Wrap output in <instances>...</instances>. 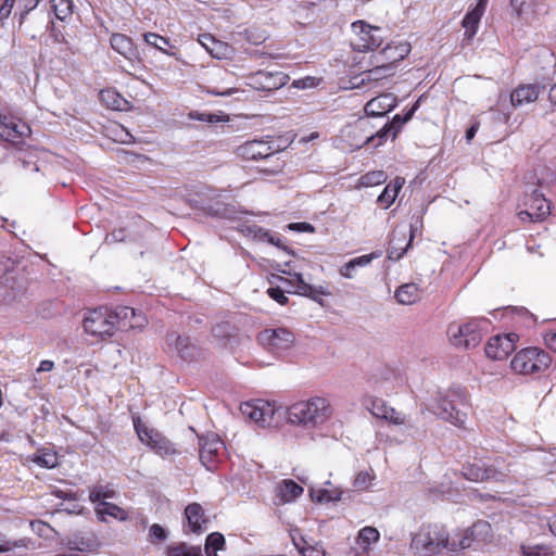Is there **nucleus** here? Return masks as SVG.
I'll return each instance as SVG.
<instances>
[{
	"label": "nucleus",
	"instance_id": "nucleus-1",
	"mask_svg": "<svg viewBox=\"0 0 556 556\" xmlns=\"http://www.w3.org/2000/svg\"><path fill=\"white\" fill-rule=\"evenodd\" d=\"M286 415L289 424L306 429H314L330 419L332 407L326 397L313 396L308 400H302L291 404L287 408Z\"/></svg>",
	"mask_w": 556,
	"mask_h": 556
},
{
	"label": "nucleus",
	"instance_id": "nucleus-2",
	"mask_svg": "<svg viewBox=\"0 0 556 556\" xmlns=\"http://www.w3.org/2000/svg\"><path fill=\"white\" fill-rule=\"evenodd\" d=\"M465 397L459 391L450 390L446 393H440L431 406V410L445 421L457 427L465 425L467 414L462 409L465 406Z\"/></svg>",
	"mask_w": 556,
	"mask_h": 556
},
{
	"label": "nucleus",
	"instance_id": "nucleus-3",
	"mask_svg": "<svg viewBox=\"0 0 556 556\" xmlns=\"http://www.w3.org/2000/svg\"><path fill=\"white\" fill-rule=\"evenodd\" d=\"M489 329L485 318H473L463 325H450L448 334L453 345L464 349L478 346Z\"/></svg>",
	"mask_w": 556,
	"mask_h": 556
},
{
	"label": "nucleus",
	"instance_id": "nucleus-4",
	"mask_svg": "<svg viewBox=\"0 0 556 556\" xmlns=\"http://www.w3.org/2000/svg\"><path fill=\"white\" fill-rule=\"evenodd\" d=\"M389 135L387 125H383L380 129L374 130L370 118L361 117L353 126H350L346 130V137L349 144L352 149H361L364 146L372 144V147H379L383 143Z\"/></svg>",
	"mask_w": 556,
	"mask_h": 556
},
{
	"label": "nucleus",
	"instance_id": "nucleus-5",
	"mask_svg": "<svg viewBox=\"0 0 556 556\" xmlns=\"http://www.w3.org/2000/svg\"><path fill=\"white\" fill-rule=\"evenodd\" d=\"M448 544V535L444 528L428 526L421 528L413 538L410 547L421 556L440 553Z\"/></svg>",
	"mask_w": 556,
	"mask_h": 556
},
{
	"label": "nucleus",
	"instance_id": "nucleus-6",
	"mask_svg": "<svg viewBox=\"0 0 556 556\" xmlns=\"http://www.w3.org/2000/svg\"><path fill=\"white\" fill-rule=\"evenodd\" d=\"M551 364L549 355L538 348L519 351L511 359L510 366L516 374L531 375L546 370Z\"/></svg>",
	"mask_w": 556,
	"mask_h": 556
},
{
	"label": "nucleus",
	"instance_id": "nucleus-7",
	"mask_svg": "<svg viewBox=\"0 0 556 556\" xmlns=\"http://www.w3.org/2000/svg\"><path fill=\"white\" fill-rule=\"evenodd\" d=\"M522 207L518 212L521 222L538 223L544 220L551 214L549 202L538 189L527 193L522 200Z\"/></svg>",
	"mask_w": 556,
	"mask_h": 556
},
{
	"label": "nucleus",
	"instance_id": "nucleus-8",
	"mask_svg": "<svg viewBox=\"0 0 556 556\" xmlns=\"http://www.w3.org/2000/svg\"><path fill=\"white\" fill-rule=\"evenodd\" d=\"M83 327L88 334L97 339L111 337L115 331L110 311L101 308L88 312L84 317Z\"/></svg>",
	"mask_w": 556,
	"mask_h": 556
},
{
	"label": "nucleus",
	"instance_id": "nucleus-9",
	"mask_svg": "<svg viewBox=\"0 0 556 556\" xmlns=\"http://www.w3.org/2000/svg\"><path fill=\"white\" fill-rule=\"evenodd\" d=\"M352 30L355 35L352 41V47L355 51L366 52L378 48L383 39L380 36L381 29L376 26H371L364 21H356L352 23Z\"/></svg>",
	"mask_w": 556,
	"mask_h": 556
},
{
	"label": "nucleus",
	"instance_id": "nucleus-10",
	"mask_svg": "<svg viewBox=\"0 0 556 556\" xmlns=\"http://www.w3.org/2000/svg\"><path fill=\"white\" fill-rule=\"evenodd\" d=\"M257 340L268 352L281 354L293 345L294 334L287 328H268L258 333Z\"/></svg>",
	"mask_w": 556,
	"mask_h": 556
},
{
	"label": "nucleus",
	"instance_id": "nucleus-11",
	"mask_svg": "<svg viewBox=\"0 0 556 556\" xmlns=\"http://www.w3.org/2000/svg\"><path fill=\"white\" fill-rule=\"evenodd\" d=\"M240 412L245 419L258 427L269 426L275 416L274 404L265 400H253L240 405Z\"/></svg>",
	"mask_w": 556,
	"mask_h": 556
},
{
	"label": "nucleus",
	"instance_id": "nucleus-12",
	"mask_svg": "<svg viewBox=\"0 0 556 556\" xmlns=\"http://www.w3.org/2000/svg\"><path fill=\"white\" fill-rule=\"evenodd\" d=\"M134 428L139 440L149 448L168 452L170 442L159 430L152 428L139 416H132Z\"/></svg>",
	"mask_w": 556,
	"mask_h": 556
},
{
	"label": "nucleus",
	"instance_id": "nucleus-13",
	"mask_svg": "<svg viewBox=\"0 0 556 556\" xmlns=\"http://www.w3.org/2000/svg\"><path fill=\"white\" fill-rule=\"evenodd\" d=\"M289 76L282 72L258 71L247 77V85L255 90L273 91L283 87Z\"/></svg>",
	"mask_w": 556,
	"mask_h": 556
},
{
	"label": "nucleus",
	"instance_id": "nucleus-14",
	"mask_svg": "<svg viewBox=\"0 0 556 556\" xmlns=\"http://www.w3.org/2000/svg\"><path fill=\"white\" fill-rule=\"evenodd\" d=\"M410 52L408 42L388 43L382 50L370 56V64H382L387 67H394L396 63L404 60Z\"/></svg>",
	"mask_w": 556,
	"mask_h": 556
},
{
	"label": "nucleus",
	"instance_id": "nucleus-15",
	"mask_svg": "<svg viewBox=\"0 0 556 556\" xmlns=\"http://www.w3.org/2000/svg\"><path fill=\"white\" fill-rule=\"evenodd\" d=\"M517 338L516 333L492 337L485 345L486 356L495 361L505 359L515 350Z\"/></svg>",
	"mask_w": 556,
	"mask_h": 556
},
{
	"label": "nucleus",
	"instance_id": "nucleus-16",
	"mask_svg": "<svg viewBox=\"0 0 556 556\" xmlns=\"http://www.w3.org/2000/svg\"><path fill=\"white\" fill-rule=\"evenodd\" d=\"M30 127L22 122L4 116L0 118V138L18 146L30 135Z\"/></svg>",
	"mask_w": 556,
	"mask_h": 556
},
{
	"label": "nucleus",
	"instance_id": "nucleus-17",
	"mask_svg": "<svg viewBox=\"0 0 556 556\" xmlns=\"http://www.w3.org/2000/svg\"><path fill=\"white\" fill-rule=\"evenodd\" d=\"M239 157L249 161L268 159L275 154L271 146L264 140H251L239 146L236 150Z\"/></svg>",
	"mask_w": 556,
	"mask_h": 556
},
{
	"label": "nucleus",
	"instance_id": "nucleus-18",
	"mask_svg": "<svg viewBox=\"0 0 556 556\" xmlns=\"http://www.w3.org/2000/svg\"><path fill=\"white\" fill-rule=\"evenodd\" d=\"M110 45L114 51L124 56L131 64L141 61L138 48L128 36L119 33L113 34L110 38Z\"/></svg>",
	"mask_w": 556,
	"mask_h": 556
},
{
	"label": "nucleus",
	"instance_id": "nucleus-19",
	"mask_svg": "<svg viewBox=\"0 0 556 556\" xmlns=\"http://www.w3.org/2000/svg\"><path fill=\"white\" fill-rule=\"evenodd\" d=\"M115 329L137 328L143 325L144 318L137 314L132 307L119 306L110 312Z\"/></svg>",
	"mask_w": 556,
	"mask_h": 556
},
{
	"label": "nucleus",
	"instance_id": "nucleus-20",
	"mask_svg": "<svg viewBox=\"0 0 556 556\" xmlns=\"http://www.w3.org/2000/svg\"><path fill=\"white\" fill-rule=\"evenodd\" d=\"M282 273L294 277V281L288 280L282 277H279V280L285 281L292 286L294 285V288H295L294 292L298 294L305 295V296L312 298L314 300H316L317 295H326V296L330 295V292L323 286L315 287V286H312V285L305 282L302 274H300V273L292 274L291 271H287V270H282Z\"/></svg>",
	"mask_w": 556,
	"mask_h": 556
},
{
	"label": "nucleus",
	"instance_id": "nucleus-21",
	"mask_svg": "<svg viewBox=\"0 0 556 556\" xmlns=\"http://www.w3.org/2000/svg\"><path fill=\"white\" fill-rule=\"evenodd\" d=\"M395 105L396 97L392 93H382L366 103V117H381L395 108Z\"/></svg>",
	"mask_w": 556,
	"mask_h": 556
},
{
	"label": "nucleus",
	"instance_id": "nucleus-22",
	"mask_svg": "<svg viewBox=\"0 0 556 556\" xmlns=\"http://www.w3.org/2000/svg\"><path fill=\"white\" fill-rule=\"evenodd\" d=\"M380 539L379 531L374 527L362 528L354 541L353 552L355 556H362L368 554L371 551V546L376 544Z\"/></svg>",
	"mask_w": 556,
	"mask_h": 556
},
{
	"label": "nucleus",
	"instance_id": "nucleus-23",
	"mask_svg": "<svg viewBox=\"0 0 556 556\" xmlns=\"http://www.w3.org/2000/svg\"><path fill=\"white\" fill-rule=\"evenodd\" d=\"M491 536V525L486 521H478L470 529H467L458 542L459 548L470 547L473 541L485 542Z\"/></svg>",
	"mask_w": 556,
	"mask_h": 556
},
{
	"label": "nucleus",
	"instance_id": "nucleus-24",
	"mask_svg": "<svg viewBox=\"0 0 556 556\" xmlns=\"http://www.w3.org/2000/svg\"><path fill=\"white\" fill-rule=\"evenodd\" d=\"M544 88L539 85H520L510 93V102L515 108L532 103L538 100Z\"/></svg>",
	"mask_w": 556,
	"mask_h": 556
},
{
	"label": "nucleus",
	"instance_id": "nucleus-25",
	"mask_svg": "<svg viewBox=\"0 0 556 556\" xmlns=\"http://www.w3.org/2000/svg\"><path fill=\"white\" fill-rule=\"evenodd\" d=\"M463 475L466 479L475 482H482L485 480H498L501 473L494 469L485 468L480 462L467 464L463 467Z\"/></svg>",
	"mask_w": 556,
	"mask_h": 556
},
{
	"label": "nucleus",
	"instance_id": "nucleus-26",
	"mask_svg": "<svg viewBox=\"0 0 556 556\" xmlns=\"http://www.w3.org/2000/svg\"><path fill=\"white\" fill-rule=\"evenodd\" d=\"M309 493L313 500L317 502H336L341 500L342 491L341 489L331 484V482L327 481L325 486H312L309 489Z\"/></svg>",
	"mask_w": 556,
	"mask_h": 556
},
{
	"label": "nucleus",
	"instance_id": "nucleus-27",
	"mask_svg": "<svg viewBox=\"0 0 556 556\" xmlns=\"http://www.w3.org/2000/svg\"><path fill=\"white\" fill-rule=\"evenodd\" d=\"M422 296V290L416 283H404L395 291V298L403 305H412Z\"/></svg>",
	"mask_w": 556,
	"mask_h": 556
},
{
	"label": "nucleus",
	"instance_id": "nucleus-28",
	"mask_svg": "<svg viewBox=\"0 0 556 556\" xmlns=\"http://www.w3.org/2000/svg\"><path fill=\"white\" fill-rule=\"evenodd\" d=\"M303 494V488L292 480H283L277 488V496L282 504L294 502Z\"/></svg>",
	"mask_w": 556,
	"mask_h": 556
},
{
	"label": "nucleus",
	"instance_id": "nucleus-29",
	"mask_svg": "<svg viewBox=\"0 0 556 556\" xmlns=\"http://www.w3.org/2000/svg\"><path fill=\"white\" fill-rule=\"evenodd\" d=\"M185 515L188 521V527L193 532L201 531L207 521L203 508L198 503L189 504L185 509Z\"/></svg>",
	"mask_w": 556,
	"mask_h": 556
},
{
	"label": "nucleus",
	"instance_id": "nucleus-30",
	"mask_svg": "<svg viewBox=\"0 0 556 556\" xmlns=\"http://www.w3.org/2000/svg\"><path fill=\"white\" fill-rule=\"evenodd\" d=\"M96 513L101 521H108L109 517L116 520H125L127 518V513L124 509L108 502L97 504Z\"/></svg>",
	"mask_w": 556,
	"mask_h": 556
},
{
	"label": "nucleus",
	"instance_id": "nucleus-31",
	"mask_svg": "<svg viewBox=\"0 0 556 556\" xmlns=\"http://www.w3.org/2000/svg\"><path fill=\"white\" fill-rule=\"evenodd\" d=\"M404 182V178L397 177L394 181L387 185L381 194L378 197V203L384 208H388L395 201Z\"/></svg>",
	"mask_w": 556,
	"mask_h": 556
},
{
	"label": "nucleus",
	"instance_id": "nucleus-32",
	"mask_svg": "<svg viewBox=\"0 0 556 556\" xmlns=\"http://www.w3.org/2000/svg\"><path fill=\"white\" fill-rule=\"evenodd\" d=\"M199 452H218L220 448H226L224 441L214 432L199 437Z\"/></svg>",
	"mask_w": 556,
	"mask_h": 556
},
{
	"label": "nucleus",
	"instance_id": "nucleus-33",
	"mask_svg": "<svg viewBox=\"0 0 556 556\" xmlns=\"http://www.w3.org/2000/svg\"><path fill=\"white\" fill-rule=\"evenodd\" d=\"M292 542L302 556H325V551L319 544H309L304 538L292 534Z\"/></svg>",
	"mask_w": 556,
	"mask_h": 556
},
{
	"label": "nucleus",
	"instance_id": "nucleus-34",
	"mask_svg": "<svg viewBox=\"0 0 556 556\" xmlns=\"http://www.w3.org/2000/svg\"><path fill=\"white\" fill-rule=\"evenodd\" d=\"M100 98L109 109L116 111L125 110L128 104L127 100L113 89L102 90L100 92Z\"/></svg>",
	"mask_w": 556,
	"mask_h": 556
},
{
	"label": "nucleus",
	"instance_id": "nucleus-35",
	"mask_svg": "<svg viewBox=\"0 0 556 556\" xmlns=\"http://www.w3.org/2000/svg\"><path fill=\"white\" fill-rule=\"evenodd\" d=\"M67 547L72 551L78 552H94L99 547V543L91 538H73L66 543Z\"/></svg>",
	"mask_w": 556,
	"mask_h": 556
},
{
	"label": "nucleus",
	"instance_id": "nucleus-36",
	"mask_svg": "<svg viewBox=\"0 0 556 556\" xmlns=\"http://www.w3.org/2000/svg\"><path fill=\"white\" fill-rule=\"evenodd\" d=\"M199 42L201 46H203L207 52L214 58L220 59L223 53V50L226 49V47L218 40H216L212 35L204 34L199 37Z\"/></svg>",
	"mask_w": 556,
	"mask_h": 556
},
{
	"label": "nucleus",
	"instance_id": "nucleus-37",
	"mask_svg": "<svg viewBox=\"0 0 556 556\" xmlns=\"http://www.w3.org/2000/svg\"><path fill=\"white\" fill-rule=\"evenodd\" d=\"M51 10L55 17L65 21L73 14L74 4L72 0H50Z\"/></svg>",
	"mask_w": 556,
	"mask_h": 556
},
{
	"label": "nucleus",
	"instance_id": "nucleus-38",
	"mask_svg": "<svg viewBox=\"0 0 556 556\" xmlns=\"http://www.w3.org/2000/svg\"><path fill=\"white\" fill-rule=\"evenodd\" d=\"M225 538L219 532H213L207 535L205 541V554L206 556H216L218 551L224 549Z\"/></svg>",
	"mask_w": 556,
	"mask_h": 556
},
{
	"label": "nucleus",
	"instance_id": "nucleus-39",
	"mask_svg": "<svg viewBox=\"0 0 556 556\" xmlns=\"http://www.w3.org/2000/svg\"><path fill=\"white\" fill-rule=\"evenodd\" d=\"M481 17L482 16L472 11L468 12L465 15L463 20V27L465 28V39H467L468 41H470L476 35Z\"/></svg>",
	"mask_w": 556,
	"mask_h": 556
},
{
	"label": "nucleus",
	"instance_id": "nucleus-40",
	"mask_svg": "<svg viewBox=\"0 0 556 556\" xmlns=\"http://www.w3.org/2000/svg\"><path fill=\"white\" fill-rule=\"evenodd\" d=\"M115 491L110 485H97L91 489L89 498L92 503L99 504L105 502L106 498H113Z\"/></svg>",
	"mask_w": 556,
	"mask_h": 556
},
{
	"label": "nucleus",
	"instance_id": "nucleus-41",
	"mask_svg": "<svg viewBox=\"0 0 556 556\" xmlns=\"http://www.w3.org/2000/svg\"><path fill=\"white\" fill-rule=\"evenodd\" d=\"M366 406L375 417L381 419L388 417V412L391 407L382 399H370Z\"/></svg>",
	"mask_w": 556,
	"mask_h": 556
},
{
	"label": "nucleus",
	"instance_id": "nucleus-42",
	"mask_svg": "<svg viewBox=\"0 0 556 556\" xmlns=\"http://www.w3.org/2000/svg\"><path fill=\"white\" fill-rule=\"evenodd\" d=\"M510 5L518 16L527 17L534 12V0H510Z\"/></svg>",
	"mask_w": 556,
	"mask_h": 556
},
{
	"label": "nucleus",
	"instance_id": "nucleus-43",
	"mask_svg": "<svg viewBox=\"0 0 556 556\" xmlns=\"http://www.w3.org/2000/svg\"><path fill=\"white\" fill-rule=\"evenodd\" d=\"M413 238H414V231L410 230L408 243L404 248L396 247L395 245L396 233H393V237L390 241V248L388 249V257L392 261L400 260L407 251L408 247L410 245V243L413 241Z\"/></svg>",
	"mask_w": 556,
	"mask_h": 556
},
{
	"label": "nucleus",
	"instance_id": "nucleus-44",
	"mask_svg": "<svg viewBox=\"0 0 556 556\" xmlns=\"http://www.w3.org/2000/svg\"><path fill=\"white\" fill-rule=\"evenodd\" d=\"M167 556H203L201 548L180 544L168 548Z\"/></svg>",
	"mask_w": 556,
	"mask_h": 556
},
{
	"label": "nucleus",
	"instance_id": "nucleus-45",
	"mask_svg": "<svg viewBox=\"0 0 556 556\" xmlns=\"http://www.w3.org/2000/svg\"><path fill=\"white\" fill-rule=\"evenodd\" d=\"M30 460L43 468H54L59 464L58 454H30Z\"/></svg>",
	"mask_w": 556,
	"mask_h": 556
},
{
	"label": "nucleus",
	"instance_id": "nucleus-46",
	"mask_svg": "<svg viewBox=\"0 0 556 556\" xmlns=\"http://www.w3.org/2000/svg\"><path fill=\"white\" fill-rule=\"evenodd\" d=\"M175 340V349L182 358L191 356L189 349L191 344L188 337L175 336L174 333L168 337V341Z\"/></svg>",
	"mask_w": 556,
	"mask_h": 556
},
{
	"label": "nucleus",
	"instance_id": "nucleus-47",
	"mask_svg": "<svg viewBox=\"0 0 556 556\" xmlns=\"http://www.w3.org/2000/svg\"><path fill=\"white\" fill-rule=\"evenodd\" d=\"M371 65H372V68H370L366 72L368 80H380V79L387 78L389 76H392L394 74V71H392V67H387L382 64H371Z\"/></svg>",
	"mask_w": 556,
	"mask_h": 556
},
{
	"label": "nucleus",
	"instance_id": "nucleus-48",
	"mask_svg": "<svg viewBox=\"0 0 556 556\" xmlns=\"http://www.w3.org/2000/svg\"><path fill=\"white\" fill-rule=\"evenodd\" d=\"M212 332L216 339L229 340L235 336L236 328L230 323H220L213 328Z\"/></svg>",
	"mask_w": 556,
	"mask_h": 556
},
{
	"label": "nucleus",
	"instance_id": "nucleus-49",
	"mask_svg": "<svg viewBox=\"0 0 556 556\" xmlns=\"http://www.w3.org/2000/svg\"><path fill=\"white\" fill-rule=\"evenodd\" d=\"M143 39H144V41L149 46H152V47L156 48L157 50H160V51H162L164 53H167L163 46H168L169 45L168 38H165V37H163L161 35L155 34V33H146L143 35Z\"/></svg>",
	"mask_w": 556,
	"mask_h": 556
},
{
	"label": "nucleus",
	"instance_id": "nucleus-50",
	"mask_svg": "<svg viewBox=\"0 0 556 556\" xmlns=\"http://www.w3.org/2000/svg\"><path fill=\"white\" fill-rule=\"evenodd\" d=\"M417 105H418V102H416L415 105L413 108H410L405 115L402 116L400 114H396L393 117V121H392V123L390 125L386 124L387 128L389 129V132L392 129H394L395 127L400 128L402 125H404L406 122H408L413 117V115H414V113H415V111L417 109ZM397 130L399 129L394 130V134H393L394 136L396 135Z\"/></svg>",
	"mask_w": 556,
	"mask_h": 556
},
{
	"label": "nucleus",
	"instance_id": "nucleus-51",
	"mask_svg": "<svg viewBox=\"0 0 556 556\" xmlns=\"http://www.w3.org/2000/svg\"><path fill=\"white\" fill-rule=\"evenodd\" d=\"M387 179V175L382 170H376L367 173L362 176L361 182L363 186H377L384 182Z\"/></svg>",
	"mask_w": 556,
	"mask_h": 556
},
{
	"label": "nucleus",
	"instance_id": "nucleus-52",
	"mask_svg": "<svg viewBox=\"0 0 556 556\" xmlns=\"http://www.w3.org/2000/svg\"><path fill=\"white\" fill-rule=\"evenodd\" d=\"M375 480V476L369 471H361L355 480H354V486L357 490H368L372 485V481Z\"/></svg>",
	"mask_w": 556,
	"mask_h": 556
},
{
	"label": "nucleus",
	"instance_id": "nucleus-53",
	"mask_svg": "<svg viewBox=\"0 0 556 556\" xmlns=\"http://www.w3.org/2000/svg\"><path fill=\"white\" fill-rule=\"evenodd\" d=\"M379 256L380 254L371 253L352 258L350 262L346 263L345 270L349 269L350 267H354L356 269L357 267L368 266L374 258H377Z\"/></svg>",
	"mask_w": 556,
	"mask_h": 556
},
{
	"label": "nucleus",
	"instance_id": "nucleus-54",
	"mask_svg": "<svg viewBox=\"0 0 556 556\" xmlns=\"http://www.w3.org/2000/svg\"><path fill=\"white\" fill-rule=\"evenodd\" d=\"M40 1L41 0H17V8L21 10V23L30 11L37 8Z\"/></svg>",
	"mask_w": 556,
	"mask_h": 556
},
{
	"label": "nucleus",
	"instance_id": "nucleus-55",
	"mask_svg": "<svg viewBox=\"0 0 556 556\" xmlns=\"http://www.w3.org/2000/svg\"><path fill=\"white\" fill-rule=\"evenodd\" d=\"M30 527L34 532H36L40 536L49 538L50 533L52 532L51 527L40 520L30 522Z\"/></svg>",
	"mask_w": 556,
	"mask_h": 556
},
{
	"label": "nucleus",
	"instance_id": "nucleus-56",
	"mask_svg": "<svg viewBox=\"0 0 556 556\" xmlns=\"http://www.w3.org/2000/svg\"><path fill=\"white\" fill-rule=\"evenodd\" d=\"M384 420H388L389 422L393 425H405L406 424V417L403 413L397 412L393 407H390L388 412V417H386Z\"/></svg>",
	"mask_w": 556,
	"mask_h": 556
},
{
	"label": "nucleus",
	"instance_id": "nucleus-57",
	"mask_svg": "<svg viewBox=\"0 0 556 556\" xmlns=\"http://www.w3.org/2000/svg\"><path fill=\"white\" fill-rule=\"evenodd\" d=\"M267 294L275 300L277 303L285 305L288 303V296L285 295V291L279 287H273L267 290Z\"/></svg>",
	"mask_w": 556,
	"mask_h": 556
},
{
	"label": "nucleus",
	"instance_id": "nucleus-58",
	"mask_svg": "<svg viewBox=\"0 0 556 556\" xmlns=\"http://www.w3.org/2000/svg\"><path fill=\"white\" fill-rule=\"evenodd\" d=\"M523 556H542L546 554V549L540 545H522Z\"/></svg>",
	"mask_w": 556,
	"mask_h": 556
},
{
	"label": "nucleus",
	"instance_id": "nucleus-59",
	"mask_svg": "<svg viewBox=\"0 0 556 556\" xmlns=\"http://www.w3.org/2000/svg\"><path fill=\"white\" fill-rule=\"evenodd\" d=\"M14 261L0 254V278L14 268Z\"/></svg>",
	"mask_w": 556,
	"mask_h": 556
},
{
	"label": "nucleus",
	"instance_id": "nucleus-60",
	"mask_svg": "<svg viewBox=\"0 0 556 556\" xmlns=\"http://www.w3.org/2000/svg\"><path fill=\"white\" fill-rule=\"evenodd\" d=\"M150 535L157 541H162L166 536L165 530L159 525H153L150 528Z\"/></svg>",
	"mask_w": 556,
	"mask_h": 556
},
{
	"label": "nucleus",
	"instance_id": "nucleus-61",
	"mask_svg": "<svg viewBox=\"0 0 556 556\" xmlns=\"http://www.w3.org/2000/svg\"><path fill=\"white\" fill-rule=\"evenodd\" d=\"M315 85V78L314 77H305L303 79L294 80L293 86L295 88H311Z\"/></svg>",
	"mask_w": 556,
	"mask_h": 556
},
{
	"label": "nucleus",
	"instance_id": "nucleus-62",
	"mask_svg": "<svg viewBox=\"0 0 556 556\" xmlns=\"http://www.w3.org/2000/svg\"><path fill=\"white\" fill-rule=\"evenodd\" d=\"M288 227L292 230H298V231H308V232L314 231V227L307 223H293V224H289Z\"/></svg>",
	"mask_w": 556,
	"mask_h": 556
},
{
	"label": "nucleus",
	"instance_id": "nucleus-63",
	"mask_svg": "<svg viewBox=\"0 0 556 556\" xmlns=\"http://www.w3.org/2000/svg\"><path fill=\"white\" fill-rule=\"evenodd\" d=\"M544 340L548 349L556 352V332L546 333Z\"/></svg>",
	"mask_w": 556,
	"mask_h": 556
},
{
	"label": "nucleus",
	"instance_id": "nucleus-64",
	"mask_svg": "<svg viewBox=\"0 0 556 556\" xmlns=\"http://www.w3.org/2000/svg\"><path fill=\"white\" fill-rule=\"evenodd\" d=\"M53 368H54V363L52 361L45 359V361L40 362L39 367L37 368V371L38 372H49V371L53 370Z\"/></svg>",
	"mask_w": 556,
	"mask_h": 556
}]
</instances>
